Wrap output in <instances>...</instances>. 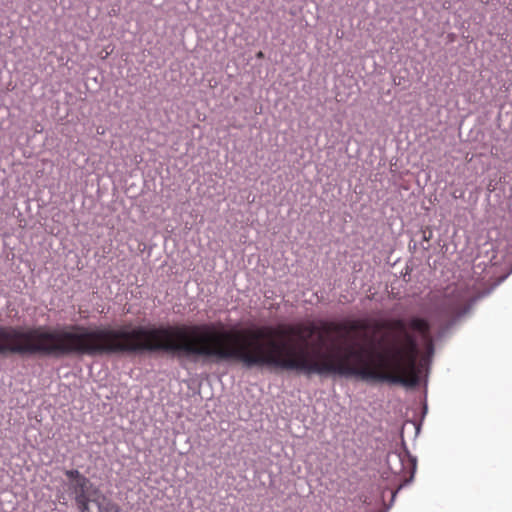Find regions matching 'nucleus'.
I'll list each match as a JSON object with an SVG mask.
<instances>
[{"label": "nucleus", "mask_w": 512, "mask_h": 512, "mask_svg": "<svg viewBox=\"0 0 512 512\" xmlns=\"http://www.w3.org/2000/svg\"><path fill=\"white\" fill-rule=\"evenodd\" d=\"M377 507L372 497H365L361 506L358 507L357 512H376Z\"/></svg>", "instance_id": "6e6552de"}, {"label": "nucleus", "mask_w": 512, "mask_h": 512, "mask_svg": "<svg viewBox=\"0 0 512 512\" xmlns=\"http://www.w3.org/2000/svg\"><path fill=\"white\" fill-rule=\"evenodd\" d=\"M165 350L186 357L237 360L244 366L274 367L306 375L352 373V324L307 322L263 326L246 338L222 324L183 328L70 325L50 329V355H102Z\"/></svg>", "instance_id": "f257e3e1"}, {"label": "nucleus", "mask_w": 512, "mask_h": 512, "mask_svg": "<svg viewBox=\"0 0 512 512\" xmlns=\"http://www.w3.org/2000/svg\"><path fill=\"white\" fill-rule=\"evenodd\" d=\"M473 293L465 284L449 287L444 299L438 308L439 314L453 322L465 315L471 308Z\"/></svg>", "instance_id": "7ed1b4c3"}, {"label": "nucleus", "mask_w": 512, "mask_h": 512, "mask_svg": "<svg viewBox=\"0 0 512 512\" xmlns=\"http://www.w3.org/2000/svg\"><path fill=\"white\" fill-rule=\"evenodd\" d=\"M353 329H354V332L358 329V324H357V322L355 320H354Z\"/></svg>", "instance_id": "1a4fd4ad"}, {"label": "nucleus", "mask_w": 512, "mask_h": 512, "mask_svg": "<svg viewBox=\"0 0 512 512\" xmlns=\"http://www.w3.org/2000/svg\"><path fill=\"white\" fill-rule=\"evenodd\" d=\"M462 196H463V193H461V194L459 195V197H462ZM453 197H454V198H458V196H457L456 194H453Z\"/></svg>", "instance_id": "9b49d317"}, {"label": "nucleus", "mask_w": 512, "mask_h": 512, "mask_svg": "<svg viewBox=\"0 0 512 512\" xmlns=\"http://www.w3.org/2000/svg\"><path fill=\"white\" fill-rule=\"evenodd\" d=\"M65 475L67 477L66 486L75 501L103 495L99 488L92 484L91 481L78 470H66Z\"/></svg>", "instance_id": "20e7f679"}, {"label": "nucleus", "mask_w": 512, "mask_h": 512, "mask_svg": "<svg viewBox=\"0 0 512 512\" xmlns=\"http://www.w3.org/2000/svg\"><path fill=\"white\" fill-rule=\"evenodd\" d=\"M263 57V53L260 51L257 53V58H262Z\"/></svg>", "instance_id": "9d476101"}, {"label": "nucleus", "mask_w": 512, "mask_h": 512, "mask_svg": "<svg viewBox=\"0 0 512 512\" xmlns=\"http://www.w3.org/2000/svg\"><path fill=\"white\" fill-rule=\"evenodd\" d=\"M387 330L361 351L354 340V377L374 382H388L413 387L419 383L417 359L419 346L415 336L407 330L405 320H386L381 325Z\"/></svg>", "instance_id": "f03ea898"}, {"label": "nucleus", "mask_w": 512, "mask_h": 512, "mask_svg": "<svg viewBox=\"0 0 512 512\" xmlns=\"http://www.w3.org/2000/svg\"><path fill=\"white\" fill-rule=\"evenodd\" d=\"M75 502L80 512H90L89 504L91 502L97 505L100 512H118V507L105 495L84 498Z\"/></svg>", "instance_id": "423d86ee"}, {"label": "nucleus", "mask_w": 512, "mask_h": 512, "mask_svg": "<svg viewBox=\"0 0 512 512\" xmlns=\"http://www.w3.org/2000/svg\"><path fill=\"white\" fill-rule=\"evenodd\" d=\"M387 465L394 474H399L402 471V459L400 454L389 453L387 455Z\"/></svg>", "instance_id": "0eeeda50"}, {"label": "nucleus", "mask_w": 512, "mask_h": 512, "mask_svg": "<svg viewBox=\"0 0 512 512\" xmlns=\"http://www.w3.org/2000/svg\"><path fill=\"white\" fill-rule=\"evenodd\" d=\"M408 326L412 331L420 335L426 353L428 356H431L434 353V340L429 321L425 318L413 316L409 319Z\"/></svg>", "instance_id": "39448f33"}]
</instances>
